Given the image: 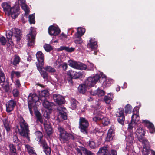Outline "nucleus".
<instances>
[{
  "instance_id": "nucleus-41",
  "label": "nucleus",
  "mask_w": 155,
  "mask_h": 155,
  "mask_svg": "<svg viewBox=\"0 0 155 155\" xmlns=\"http://www.w3.org/2000/svg\"><path fill=\"white\" fill-rule=\"evenodd\" d=\"M47 71L50 73H54L56 71V70L50 66H47L43 68Z\"/></svg>"
},
{
  "instance_id": "nucleus-4",
  "label": "nucleus",
  "mask_w": 155,
  "mask_h": 155,
  "mask_svg": "<svg viewBox=\"0 0 155 155\" xmlns=\"http://www.w3.org/2000/svg\"><path fill=\"white\" fill-rule=\"evenodd\" d=\"M58 130L60 133L59 140L61 143H64L70 139L74 140V137L72 134L67 133L62 127H58Z\"/></svg>"
},
{
  "instance_id": "nucleus-59",
  "label": "nucleus",
  "mask_w": 155,
  "mask_h": 155,
  "mask_svg": "<svg viewBox=\"0 0 155 155\" xmlns=\"http://www.w3.org/2000/svg\"><path fill=\"white\" fill-rule=\"evenodd\" d=\"M15 84L16 86L17 87L20 88L21 86L20 83V81L19 79H16L15 81Z\"/></svg>"
},
{
  "instance_id": "nucleus-58",
  "label": "nucleus",
  "mask_w": 155,
  "mask_h": 155,
  "mask_svg": "<svg viewBox=\"0 0 155 155\" xmlns=\"http://www.w3.org/2000/svg\"><path fill=\"white\" fill-rule=\"evenodd\" d=\"M43 151L46 155H51V148L49 147L45 150H43Z\"/></svg>"
},
{
  "instance_id": "nucleus-64",
  "label": "nucleus",
  "mask_w": 155,
  "mask_h": 155,
  "mask_svg": "<svg viewBox=\"0 0 155 155\" xmlns=\"http://www.w3.org/2000/svg\"><path fill=\"white\" fill-rule=\"evenodd\" d=\"M74 42L76 44H81L82 42L81 38H78L74 40Z\"/></svg>"
},
{
  "instance_id": "nucleus-5",
  "label": "nucleus",
  "mask_w": 155,
  "mask_h": 155,
  "mask_svg": "<svg viewBox=\"0 0 155 155\" xmlns=\"http://www.w3.org/2000/svg\"><path fill=\"white\" fill-rule=\"evenodd\" d=\"M83 71L76 72L72 70H69L67 73V74L68 76L67 78V80L70 84L72 85L73 84L72 79L81 78L83 77Z\"/></svg>"
},
{
  "instance_id": "nucleus-29",
  "label": "nucleus",
  "mask_w": 155,
  "mask_h": 155,
  "mask_svg": "<svg viewBox=\"0 0 155 155\" xmlns=\"http://www.w3.org/2000/svg\"><path fill=\"white\" fill-rule=\"evenodd\" d=\"M147 143H143V149L142 151V155H148L150 153V147H147Z\"/></svg>"
},
{
  "instance_id": "nucleus-31",
  "label": "nucleus",
  "mask_w": 155,
  "mask_h": 155,
  "mask_svg": "<svg viewBox=\"0 0 155 155\" xmlns=\"http://www.w3.org/2000/svg\"><path fill=\"white\" fill-rule=\"evenodd\" d=\"M88 87L84 83L83 84H81L78 87L79 92L81 93H84L87 90V88Z\"/></svg>"
},
{
  "instance_id": "nucleus-7",
  "label": "nucleus",
  "mask_w": 155,
  "mask_h": 155,
  "mask_svg": "<svg viewBox=\"0 0 155 155\" xmlns=\"http://www.w3.org/2000/svg\"><path fill=\"white\" fill-rule=\"evenodd\" d=\"M145 132L142 128H138L135 132V137L142 143H148L147 140L144 137Z\"/></svg>"
},
{
  "instance_id": "nucleus-44",
  "label": "nucleus",
  "mask_w": 155,
  "mask_h": 155,
  "mask_svg": "<svg viewBox=\"0 0 155 155\" xmlns=\"http://www.w3.org/2000/svg\"><path fill=\"white\" fill-rule=\"evenodd\" d=\"M40 144L43 148V150H45L50 147L48 145L47 142L45 140H42Z\"/></svg>"
},
{
  "instance_id": "nucleus-35",
  "label": "nucleus",
  "mask_w": 155,
  "mask_h": 155,
  "mask_svg": "<svg viewBox=\"0 0 155 155\" xmlns=\"http://www.w3.org/2000/svg\"><path fill=\"white\" fill-rule=\"evenodd\" d=\"M9 150L12 155H17V150L15 146L13 144H10L9 145Z\"/></svg>"
},
{
  "instance_id": "nucleus-18",
  "label": "nucleus",
  "mask_w": 155,
  "mask_h": 155,
  "mask_svg": "<svg viewBox=\"0 0 155 155\" xmlns=\"http://www.w3.org/2000/svg\"><path fill=\"white\" fill-rule=\"evenodd\" d=\"M143 123H145L146 126L150 133H153L155 132V128L152 123L147 120H143Z\"/></svg>"
},
{
  "instance_id": "nucleus-55",
  "label": "nucleus",
  "mask_w": 155,
  "mask_h": 155,
  "mask_svg": "<svg viewBox=\"0 0 155 155\" xmlns=\"http://www.w3.org/2000/svg\"><path fill=\"white\" fill-rule=\"evenodd\" d=\"M12 93L13 96L15 97H18L19 94V91L16 89H14L12 91Z\"/></svg>"
},
{
  "instance_id": "nucleus-34",
  "label": "nucleus",
  "mask_w": 155,
  "mask_h": 155,
  "mask_svg": "<svg viewBox=\"0 0 155 155\" xmlns=\"http://www.w3.org/2000/svg\"><path fill=\"white\" fill-rule=\"evenodd\" d=\"M25 148L27 149V151L29 154H32L35 155H37L35 150H34V148L31 147L29 145H25Z\"/></svg>"
},
{
  "instance_id": "nucleus-49",
  "label": "nucleus",
  "mask_w": 155,
  "mask_h": 155,
  "mask_svg": "<svg viewBox=\"0 0 155 155\" xmlns=\"http://www.w3.org/2000/svg\"><path fill=\"white\" fill-rule=\"evenodd\" d=\"M136 119L134 118V115L131 117V120L130 123H134V124H137L139 121L140 117L139 115H136Z\"/></svg>"
},
{
  "instance_id": "nucleus-16",
  "label": "nucleus",
  "mask_w": 155,
  "mask_h": 155,
  "mask_svg": "<svg viewBox=\"0 0 155 155\" xmlns=\"http://www.w3.org/2000/svg\"><path fill=\"white\" fill-rule=\"evenodd\" d=\"M54 101L58 105H61L65 103L64 97L61 95L54 94L53 96Z\"/></svg>"
},
{
  "instance_id": "nucleus-36",
  "label": "nucleus",
  "mask_w": 155,
  "mask_h": 155,
  "mask_svg": "<svg viewBox=\"0 0 155 155\" xmlns=\"http://www.w3.org/2000/svg\"><path fill=\"white\" fill-rule=\"evenodd\" d=\"M127 144H129V146H131L135 142L134 137L133 135H128L127 139Z\"/></svg>"
},
{
  "instance_id": "nucleus-10",
  "label": "nucleus",
  "mask_w": 155,
  "mask_h": 155,
  "mask_svg": "<svg viewBox=\"0 0 155 155\" xmlns=\"http://www.w3.org/2000/svg\"><path fill=\"white\" fill-rule=\"evenodd\" d=\"M36 34L34 31L31 30L29 33L27 35V39L28 40L27 45L28 46H32L35 43Z\"/></svg>"
},
{
  "instance_id": "nucleus-52",
  "label": "nucleus",
  "mask_w": 155,
  "mask_h": 155,
  "mask_svg": "<svg viewBox=\"0 0 155 155\" xmlns=\"http://www.w3.org/2000/svg\"><path fill=\"white\" fill-rule=\"evenodd\" d=\"M89 146L92 149H94L96 147L95 143L93 141H89Z\"/></svg>"
},
{
  "instance_id": "nucleus-24",
  "label": "nucleus",
  "mask_w": 155,
  "mask_h": 155,
  "mask_svg": "<svg viewBox=\"0 0 155 155\" xmlns=\"http://www.w3.org/2000/svg\"><path fill=\"white\" fill-rule=\"evenodd\" d=\"M105 91L99 88H97L96 91H89L90 94L93 96L97 95L99 97H101L104 96L105 94Z\"/></svg>"
},
{
  "instance_id": "nucleus-45",
  "label": "nucleus",
  "mask_w": 155,
  "mask_h": 155,
  "mask_svg": "<svg viewBox=\"0 0 155 155\" xmlns=\"http://www.w3.org/2000/svg\"><path fill=\"white\" fill-rule=\"evenodd\" d=\"M59 115L60 117L63 120H66L67 118V114L66 112H59Z\"/></svg>"
},
{
  "instance_id": "nucleus-48",
  "label": "nucleus",
  "mask_w": 155,
  "mask_h": 155,
  "mask_svg": "<svg viewBox=\"0 0 155 155\" xmlns=\"http://www.w3.org/2000/svg\"><path fill=\"white\" fill-rule=\"evenodd\" d=\"M68 65L66 63L64 62L62 64H61L59 65L58 68H62L63 70L65 71L67 69Z\"/></svg>"
},
{
  "instance_id": "nucleus-20",
  "label": "nucleus",
  "mask_w": 155,
  "mask_h": 155,
  "mask_svg": "<svg viewBox=\"0 0 155 155\" xmlns=\"http://www.w3.org/2000/svg\"><path fill=\"white\" fill-rule=\"evenodd\" d=\"M38 66H37V68L39 71L41 77L45 80H48L49 79V76L46 71L42 70L43 68V66H40L39 65Z\"/></svg>"
},
{
  "instance_id": "nucleus-22",
  "label": "nucleus",
  "mask_w": 155,
  "mask_h": 155,
  "mask_svg": "<svg viewBox=\"0 0 155 155\" xmlns=\"http://www.w3.org/2000/svg\"><path fill=\"white\" fill-rule=\"evenodd\" d=\"M87 48L92 50L95 49L97 47V41L95 40V38H91L87 45Z\"/></svg>"
},
{
  "instance_id": "nucleus-28",
  "label": "nucleus",
  "mask_w": 155,
  "mask_h": 155,
  "mask_svg": "<svg viewBox=\"0 0 155 155\" xmlns=\"http://www.w3.org/2000/svg\"><path fill=\"white\" fill-rule=\"evenodd\" d=\"M3 70V67L0 66V83H4L5 80V75Z\"/></svg>"
},
{
  "instance_id": "nucleus-17",
  "label": "nucleus",
  "mask_w": 155,
  "mask_h": 155,
  "mask_svg": "<svg viewBox=\"0 0 155 155\" xmlns=\"http://www.w3.org/2000/svg\"><path fill=\"white\" fill-rule=\"evenodd\" d=\"M96 76H98V78L97 80V82L98 81L101 83H103L104 86H107L108 85L107 83V80L106 79L105 76L102 72H100L99 74L98 73L96 74Z\"/></svg>"
},
{
  "instance_id": "nucleus-33",
  "label": "nucleus",
  "mask_w": 155,
  "mask_h": 155,
  "mask_svg": "<svg viewBox=\"0 0 155 155\" xmlns=\"http://www.w3.org/2000/svg\"><path fill=\"white\" fill-rule=\"evenodd\" d=\"M4 127L7 132H9L10 130L9 125L10 121H8L7 119L5 118L2 120Z\"/></svg>"
},
{
  "instance_id": "nucleus-42",
  "label": "nucleus",
  "mask_w": 155,
  "mask_h": 155,
  "mask_svg": "<svg viewBox=\"0 0 155 155\" xmlns=\"http://www.w3.org/2000/svg\"><path fill=\"white\" fill-rule=\"evenodd\" d=\"M101 122L104 126H107L110 123L109 119L107 117H103L101 118Z\"/></svg>"
},
{
  "instance_id": "nucleus-39",
  "label": "nucleus",
  "mask_w": 155,
  "mask_h": 155,
  "mask_svg": "<svg viewBox=\"0 0 155 155\" xmlns=\"http://www.w3.org/2000/svg\"><path fill=\"white\" fill-rule=\"evenodd\" d=\"M132 109L131 106L129 104H127L125 107V113L126 114L130 113Z\"/></svg>"
},
{
  "instance_id": "nucleus-43",
  "label": "nucleus",
  "mask_w": 155,
  "mask_h": 155,
  "mask_svg": "<svg viewBox=\"0 0 155 155\" xmlns=\"http://www.w3.org/2000/svg\"><path fill=\"white\" fill-rule=\"evenodd\" d=\"M133 123H130L129 124L127 128L128 131L129 132V135H133Z\"/></svg>"
},
{
  "instance_id": "nucleus-54",
  "label": "nucleus",
  "mask_w": 155,
  "mask_h": 155,
  "mask_svg": "<svg viewBox=\"0 0 155 155\" xmlns=\"http://www.w3.org/2000/svg\"><path fill=\"white\" fill-rule=\"evenodd\" d=\"M79 148L78 147H76L75 148V149L79 155H82V148H84V147L82 146H79Z\"/></svg>"
},
{
  "instance_id": "nucleus-46",
  "label": "nucleus",
  "mask_w": 155,
  "mask_h": 155,
  "mask_svg": "<svg viewBox=\"0 0 155 155\" xmlns=\"http://www.w3.org/2000/svg\"><path fill=\"white\" fill-rule=\"evenodd\" d=\"M44 48L47 52H49L53 49L52 47L48 44H45L44 45Z\"/></svg>"
},
{
  "instance_id": "nucleus-32",
  "label": "nucleus",
  "mask_w": 155,
  "mask_h": 155,
  "mask_svg": "<svg viewBox=\"0 0 155 155\" xmlns=\"http://www.w3.org/2000/svg\"><path fill=\"white\" fill-rule=\"evenodd\" d=\"M21 76V72L18 71H15L13 70L11 72V78L13 80L15 77L19 78Z\"/></svg>"
},
{
  "instance_id": "nucleus-13",
  "label": "nucleus",
  "mask_w": 155,
  "mask_h": 155,
  "mask_svg": "<svg viewBox=\"0 0 155 155\" xmlns=\"http://www.w3.org/2000/svg\"><path fill=\"white\" fill-rule=\"evenodd\" d=\"M98 76H96V75L93 77H89L85 81L84 83L88 87H91L94 86L97 82V80H98Z\"/></svg>"
},
{
  "instance_id": "nucleus-19",
  "label": "nucleus",
  "mask_w": 155,
  "mask_h": 155,
  "mask_svg": "<svg viewBox=\"0 0 155 155\" xmlns=\"http://www.w3.org/2000/svg\"><path fill=\"white\" fill-rule=\"evenodd\" d=\"M109 146L107 145L101 147L97 153V155H108Z\"/></svg>"
},
{
  "instance_id": "nucleus-56",
  "label": "nucleus",
  "mask_w": 155,
  "mask_h": 155,
  "mask_svg": "<svg viewBox=\"0 0 155 155\" xmlns=\"http://www.w3.org/2000/svg\"><path fill=\"white\" fill-rule=\"evenodd\" d=\"M6 42V40L4 37L2 36L0 38V42L2 45H5Z\"/></svg>"
},
{
  "instance_id": "nucleus-57",
  "label": "nucleus",
  "mask_w": 155,
  "mask_h": 155,
  "mask_svg": "<svg viewBox=\"0 0 155 155\" xmlns=\"http://www.w3.org/2000/svg\"><path fill=\"white\" fill-rule=\"evenodd\" d=\"M77 31L80 33L82 35H83L85 32V29L84 28L80 27L78 28Z\"/></svg>"
},
{
  "instance_id": "nucleus-26",
  "label": "nucleus",
  "mask_w": 155,
  "mask_h": 155,
  "mask_svg": "<svg viewBox=\"0 0 155 155\" xmlns=\"http://www.w3.org/2000/svg\"><path fill=\"white\" fill-rule=\"evenodd\" d=\"M113 130L112 129H110L108 130L107 134V136L105 138V142H110L113 139Z\"/></svg>"
},
{
  "instance_id": "nucleus-51",
  "label": "nucleus",
  "mask_w": 155,
  "mask_h": 155,
  "mask_svg": "<svg viewBox=\"0 0 155 155\" xmlns=\"http://www.w3.org/2000/svg\"><path fill=\"white\" fill-rule=\"evenodd\" d=\"M6 36L7 39H9L13 37V35L12 30L8 31L6 32Z\"/></svg>"
},
{
  "instance_id": "nucleus-1",
  "label": "nucleus",
  "mask_w": 155,
  "mask_h": 155,
  "mask_svg": "<svg viewBox=\"0 0 155 155\" xmlns=\"http://www.w3.org/2000/svg\"><path fill=\"white\" fill-rule=\"evenodd\" d=\"M40 96H41L40 98L36 94H30L28 98V107L31 115L32 116L33 115V109L37 118V120L39 121L41 124H43V121L41 114L37 110L35 105L37 102L40 103V100L42 101L45 100V97L48 96V92L45 90L42 91L40 93Z\"/></svg>"
},
{
  "instance_id": "nucleus-38",
  "label": "nucleus",
  "mask_w": 155,
  "mask_h": 155,
  "mask_svg": "<svg viewBox=\"0 0 155 155\" xmlns=\"http://www.w3.org/2000/svg\"><path fill=\"white\" fill-rule=\"evenodd\" d=\"M22 8L25 11V14H28L30 11L29 8L27 5L25 3H22L21 5Z\"/></svg>"
},
{
  "instance_id": "nucleus-15",
  "label": "nucleus",
  "mask_w": 155,
  "mask_h": 155,
  "mask_svg": "<svg viewBox=\"0 0 155 155\" xmlns=\"http://www.w3.org/2000/svg\"><path fill=\"white\" fill-rule=\"evenodd\" d=\"M16 105V101L13 100H9L6 104V111L7 112L9 113L12 111Z\"/></svg>"
},
{
  "instance_id": "nucleus-6",
  "label": "nucleus",
  "mask_w": 155,
  "mask_h": 155,
  "mask_svg": "<svg viewBox=\"0 0 155 155\" xmlns=\"http://www.w3.org/2000/svg\"><path fill=\"white\" fill-rule=\"evenodd\" d=\"M79 128L84 134H87V130L89 125L88 121L85 118L80 117L79 119Z\"/></svg>"
},
{
  "instance_id": "nucleus-47",
  "label": "nucleus",
  "mask_w": 155,
  "mask_h": 155,
  "mask_svg": "<svg viewBox=\"0 0 155 155\" xmlns=\"http://www.w3.org/2000/svg\"><path fill=\"white\" fill-rule=\"evenodd\" d=\"M82 152L85 155H93V153L91 151L88 150L85 148H82Z\"/></svg>"
},
{
  "instance_id": "nucleus-63",
  "label": "nucleus",
  "mask_w": 155,
  "mask_h": 155,
  "mask_svg": "<svg viewBox=\"0 0 155 155\" xmlns=\"http://www.w3.org/2000/svg\"><path fill=\"white\" fill-rule=\"evenodd\" d=\"M75 49L74 48H69V47H67L66 51L68 52H73L75 50Z\"/></svg>"
},
{
  "instance_id": "nucleus-14",
  "label": "nucleus",
  "mask_w": 155,
  "mask_h": 155,
  "mask_svg": "<svg viewBox=\"0 0 155 155\" xmlns=\"http://www.w3.org/2000/svg\"><path fill=\"white\" fill-rule=\"evenodd\" d=\"M13 35V38L17 42L19 41L21 38L22 35L21 30L15 28H13L11 29Z\"/></svg>"
},
{
  "instance_id": "nucleus-2",
  "label": "nucleus",
  "mask_w": 155,
  "mask_h": 155,
  "mask_svg": "<svg viewBox=\"0 0 155 155\" xmlns=\"http://www.w3.org/2000/svg\"><path fill=\"white\" fill-rule=\"evenodd\" d=\"M1 6L5 14L8 15H11L13 19L17 18L20 13L18 9L11 7L10 3L6 2H3L1 4Z\"/></svg>"
},
{
  "instance_id": "nucleus-23",
  "label": "nucleus",
  "mask_w": 155,
  "mask_h": 155,
  "mask_svg": "<svg viewBox=\"0 0 155 155\" xmlns=\"http://www.w3.org/2000/svg\"><path fill=\"white\" fill-rule=\"evenodd\" d=\"M46 133L49 137L53 132V130L51 124L44 123H43Z\"/></svg>"
},
{
  "instance_id": "nucleus-62",
  "label": "nucleus",
  "mask_w": 155,
  "mask_h": 155,
  "mask_svg": "<svg viewBox=\"0 0 155 155\" xmlns=\"http://www.w3.org/2000/svg\"><path fill=\"white\" fill-rule=\"evenodd\" d=\"M67 47L65 46H61L59 48L57 49L58 51H61L63 50H64L66 51L67 49Z\"/></svg>"
},
{
  "instance_id": "nucleus-40",
  "label": "nucleus",
  "mask_w": 155,
  "mask_h": 155,
  "mask_svg": "<svg viewBox=\"0 0 155 155\" xmlns=\"http://www.w3.org/2000/svg\"><path fill=\"white\" fill-rule=\"evenodd\" d=\"M20 60V58L19 56L15 55L12 61V64L14 66H16L19 63Z\"/></svg>"
},
{
  "instance_id": "nucleus-9",
  "label": "nucleus",
  "mask_w": 155,
  "mask_h": 155,
  "mask_svg": "<svg viewBox=\"0 0 155 155\" xmlns=\"http://www.w3.org/2000/svg\"><path fill=\"white\" fill-rule=\"evenodd\" d=\"M115 115L117 117V120L119 123L122 125L124 124L125 121V116L124 110L123 108H119L116 112Z\"/></svg>"
},
{
  "instance_id": "nucleus-21",
  "label": "nucleus",
  "mask_w": 155,
  "mask_h": 155,
  "mask_svg": "<svg viewBox=\"0 0 155 155\" xmlns=\"http://www.w3.org/2000/svg\"><path fill=\"white\" fill-rule=\"evenodd\" d=\"M1 86L3 89L6 93L10 92L12 90L11 84H10V83L8 80H6L5 82L3 83Z\"/></svg>"
},
{
  "instance_id": "nucleus-27",
  "label": "nucleus",
  "mask_w": 155,
  "mask_h": 155,
  "mask_svg": "<svg viewBox=\"0 0 155 155\" xmlns=\"http://www.w3.org/2000/svg\"><path fill=\"white\" fill-rule=\"evenodd\" d=\"M42 101L43 102V104L44 107L49 110L52 109L53 107L54 106L53 103L50 102L45 100Z\"/></svg>"
},
{
  "instance_id": "nucleus-25",
  "label": "nucleus",
  "mask_w": 155,
  "mask_h": 155,
  "mask_svg": "<svg viewBox=\"0 0 155 155\" xmlns=\"http://www.w3.org/2000/svg\"><path fill=\"white\" fill-rule=\"evenodd\" d=\"M13 141L14 143L16 144L17 146V150H21V147L22 145V143L18 139L16 135H15L13 136Z\"/></svg>"
},
{
  "instance_id": "nucleus-60",
  "label": "nucleus",
  "mask_w": 155,
  "mask_h": 155,
  "mask_svg": "<svg viewBox=\"0 0 155 155\" xmlns=\"http://www.w3.org/2000/svg\"><path fill=\"white\" fill-rule=\"evenodd\" d=\"M108 155H117V151L114 149H112L110 151L108 150Z\"/></svg>"
},
{
  "instance_id": "nucleus-3",
  "label": "nucleus",
  "mask_w": 155,
  "mask_h": 155,
  "mask_svg": "<svg viewBox=\"0 0 155 155\" xmlns=\"http://www.w3.org/2000/svg\"><path fill=\"white\" fill-rule=\"evenodd\" d=\"M19 124L21 129H18V130L20 134L24 137L26 138L28 142L30 141V137L29 136L30 134V131L27 123L22 116H20L19 117Z\"/></svg>"
},
{
  "instance_id": "nucleus-12",
  "label": "nucleus",
  "mask_w": 155,
  "mask_h": 155,
  "mask_svg": "<svg viewBox=\"0 0 155 155\" xmlns=\"http://www.w3.org/2000/svg\"><path fill=\"white\" fill-rule=\"evenodd\" d=\"M36 58L38 61V64L37 62L36 63V66H43L44 64V55L42 52L40 51H38L36 54Z\"/></svg>"
},
{
  "instance_id": "nucleus-53",
  "label": "nucleus",
  "mask_w": 155,
  "mask_h": 155,
  "mask_svg": "<svg viewBox=\"0 0 155 155\" xmlns=\"http://www.w3.org/2000/svg\"><path fill=\"white\" fill-rule=\"evenodd\" d=\"M104 100L106 103L109 104L112 100V97H110L107 95H105L104 97Z\"/></svg>"
},
{
  "instance_id": "nucleus-8",
  "label": "nucleus",
  "mask_w": 155,
  "mask_h": 155,
  "mask_svg": "<svg viewBox=\"0 0 155 155\" xmlns=\"http://www.w3.org/2000/svg\"><path fill=\"white\" fill-rule=\"evenodd\" d=\"M68 65L75 69L81 70H85L87 66L83 63L77 62L75 61L70 60L68 61Z\"/></svg>"
},
{
  "instance_id": "nucleus-50",
  "label": "nucleus",
  "mask_w": 155,
  "mask_h": 155,
  "mask_svg": "<svg viewBox=\"0 0 155 155\" xmlns=\"http://www.w3.org/2000/svg\"><path fill=\"white\" fill-rule=\"evenodd\" d=\"M29 20L31 24L35 23V16L33 14H31L29 15Z\"/></svg>"
},
{
  "instance_id": "nucleus-11",
  "label": "nucleus",
  "mask_w": 155,
  "mask_h": 155,
  "mask_svg": "<svg viewBox=\"0 0 155 155\" xmlns=\"http://www.w3.org/2000/svg\"><path fill=\"white\" fill-rule=\"evenodd\" d=\"M48 32L51 36H56L59 35L61 32V31L58 27L52 25L48 27Z\"/></svg>"
},
{
  "instance_id": "nucleus-37",
  "label": "nucleus",
  "mask_w": 155,
  "mask_h": 155,
  "mask_svg": "<svg viewBox=\"0 0 155 155\" xmlns=\"http://www.w3.org/2000/svg\"><path fill=\"white\" fill-rule=\"evenodd\" d=\"M35 134L37 136V137L36 138V140L37 141L39 140V142L40 143L42 140H42V138L43 137V135L41 132L40 131H36L35 133Z\"/></svg>"
},
{
  "instance_id": "nucleus-61",
  "label": "nucleus",
  "mask_w": 155,
  "mask_h": 155,
  "mask_svg": "<svg viewBox=\"0 0 155 155\" xmlns=\"http://www.w3.org/2000/svg\"><path fill=\"white\" fill-rule=\"evenodd\" d=\"M139 108L137 107H135L133 110V114H139Z\"/></svg>"
},
{
  "instance_id": "nucleus-30",
  "label": "nucleus",
  "mask_w": 155,
  "mask_h": 155,
  "mask_svg": "<svg viewBox=\"0 0 155 155\" xmlns=\"http://www.w3.org/2000/svg\"><path fill=\"white\" fill-rule=\"evenodd\" d=\"M71 108L75 110L77 108V105L79 103L78 101L74 98H71L70 100Z\"/></svg>"
}]
</instances>
